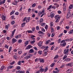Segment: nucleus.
I'll return each mask as SVG.
<instances>
[{
	"label": "nucleus",
	"mask_w": 73,
	"mask_h": 73,
	"mask_svg": "<svg viewBox=\"0 0 73 73\" xmlns=\"http://www.w3.org/2000/svg\"><path fill=\"white\" fill-rule=\"evenodd\" d=\"M11 24H15V21H13L11 22Z\"/></svg>",
	"instance_id": "56"
},
{
	"label": "nucleus",
	"mask_w": 73,
	"mask_h": 73,
	"mask_svg": "<svg viewBox=\"0 0 73 73\" xmlns=\"http://www.w3.org/2000/svg\"><path fill=\"white\" fill-rule=\"evenodd\" d=\"M48 50L47 49H45L44 50V52H48Z\"/></svg>",
	"instance_id": "40"
},
{
	"label": "nucleus",
	"mask_w": 73,
	"mask_h": 73,
	"mask_svg": "<svg viewBox=\"0 0 73 73\" xmlns=\"http://www.w3.org/2000/svg\"><path fill=\"white\" fill-rule=\"evenodd\" d=\"M9 27V26H8V25H7L5 26V28H6V29H7V30H8V29Z\"/></svg>",
	"instance_id": "34"
},
{
	"label": "nucleus",
	"mask_w": 73,
	"mask_h": 73,
	"mask_svg": "<svg viewBox=\"0 0 73 73\" xmlns=\"http://www.w3.org/2000/svg\"><path fill=\"white\" fill-rule=\"evenodd\" d=\"M44 10H42L41 12L40 13V14L41 15V14H42V13H44Z\"/></svg>",
	"instance_id": "59"
},
{
	"label": "nucleus",
	"mask_w": 73,
	"mask_h": 73,
	"mask_svg": "<svg viewBox=\"0 0 73 73\" xmlns=\"http://www.w3.org/2000/svg\"><path fill=\"white\" fill-rule=\"evenodd\" d=\"M11 50H12V46H10L9 49V53H10Z\"/></svg>",
	"instance_id": "26"
},
{
	"label": "nucleus",
	"mask_w": 73,
	"mask_h": 73,
	"mask_svg": "<svg viewBox=\"0 0 73 73\" xmlns=\"http://www.w3.org/2000/svg\"><path fill=\"white\" fill-rule=\"evenodd\" d=\"M25 23H23L22 24V25H21V27H25Z\"/></svg>",
	"instance_id": "28"
},
{
	"label": "nucleus",
	"mask_w": 73,
	"mask_h": 73,
	"mask_svg": "<svg viewBox=\"0 0 73 73\" xmlns=\"http://www.w3.org/2000/svg\"><path fill=\"white\" fill-rule=\"evenodd\" d=\"M70 60V58H67L65 59H64V61H69Z\"/></svg>",
	"instance_id": "16"
},
{
	"label": "nucleus",
	"mask_w": 73,
	"mask_h": 73,
	"mask_svg": "<svg viewBox=\"0 0 73 73\" xmlns=\"http://www.w3.org/2000/svg\"><path fill=\"white\" fill-rule=\"evenodd\" d=\"M65 42V40H63L61 41L60 43H63V42Z\"/></svg>",
	"instance_id": "48"
},
{
	"label": "nucleus",
	"mask_w": 73,
	"mask_h": 73,
	"mask_svg": "<svg viewBox=\"0 0 73 73\" xmlns=\"http://www.w3.org/2000/svg\"><path fill=\"white\" fill-rule=\"evenodd\" d=\"M70 11H69L68 12V13L67 15L66 18L67 19H69V17H70Z\"/></svg>",
	"instance_id": "4"
},
{
	"label": "nucleus",
	"mask_w": 73,
	"mask_h": 73,
	"mask_svg": "<svg viewBox=\"0 0 73 73\" xmlns=\"http://www.w3.org/2000/svg\"><path fill=\"white\" fill-rule=\"evenodd\" d=\"M21 35H18L16 36H15V37L16 38H20V37H21Z\"/></svg>",
	"instance_id": "18"
},
{
	"label": "nucleus",
	"mask_w": 73,
	"mask_h": 73,
	"mask_svg": "<svg viewBox=\"0 0 73 73\" xmlns=\"http://www.w3.org/2000/svg\"><path fill=\"white\" fill-rule=\"evenodd\" d=\"M31 19V17H29L27 18V19L26 20V23H28L29 21V20Z\"/></svg>",
	"instance_id": "9"
},
{
	"label": "nucleus",
	"mask_w": 73,
	"mask_h": 73,
	"mask_svg": "<svg viewBox=\"0 0 73 73\" xmlns=\"http://www.w3.org/2000/svg\"><path fill=\"white\" fill-rule=\"evenodd\" d=\"M38 45L39 46H42V42L41 41L40 42L38 43Z\"/></svg>",
	"instance_id": "11"
},
{
	"label": "nucleus",
	"mask_w": 73,
	"mask_h": 73,
	"mask_svg": "<svg viewBox=\"0 0 73 73\" xmlns=\"http://www.w3.org/2000/svg\"><path fill=\"white\" fill-rule=\"evenodd\" d=\"M73 29H72L70 30L69 32V34H73Z\"/></svg>",
	"instance_id": "20"
},
{
	"label": "nucleus",
	"mask_w": 73,
	"mask_h": 73,
	"mask_svg": "<svg viewBox=\"0 0 73 73\" xmlns=\"http://www.w3.org/2000/svg\"><path fill=\"white\" fill-rule=\"evenodd\" d=\"M12 41L13 43H14V42H16L17 41V40L15 38H13L12 39Z\"/></svg>",
	"instance_id": "15"
},
{
	"label": "nucleus",
	"mask_w": 73,
	"mask_h": 73,
	"mask_svg": "<svg viewBox=\"0 0 73 73\" xmlns=\"http://www.w3.org/2000/svg\"><path fill=\"white\" fill-rule=\"evenodd\" d=\"M27 32H28V33H33V32H32V31H31V30H28L26 31V34H27Z\"/></svg>",
	"instance_id": "19"
},
{
	"label": "nucleus",
	"mask_w": 73,
	"mask_h": 73,
	"mask_svg": "<svg viewBox=\"0 0 73 73\" xmlns=\"http://www.w3.org/2000/svg\"><path fill=\"white\" fill-rule=\"evenodd\" d=\"M36 29L37 31H39L40 30V29H39V27L38 26L36 27Z\"/></svg>",
	"instance_id": "38"
},
{
	"label": "nucleus",
	"mask_w": 73,
	"mask_h": 73,
	"mask_svg": "<svg viewBox=\"0 0 73 73\" xmlns=\"http://www.w3.org/2000/svg\"><path fill=\"white\" fill-rule=\"evenodd\" d=\"M38 53V54H41L42 53V51H39Z\"/></svg>",
	"instance_id": "31"
},
{
	"label": "nucleus",
	"mask_w": 73,
	"mask_h": 73,
	"mask_svg": "<svg viewBox=\"0 0 73 73\" xmlns=\"http://www.w3.org/2000/svg\"><path fill=\"white\" fill-rule=\"evenodd\" d=\"M39 62H44V59H43L39 58Z\"/></svg>",
	"instance_id": "14"
},
{
	"label": "nucleus",
	"mask_w": 73,
	"mask_h": 73,
	"mask_svg": "<svg viewBox=\"0 0 73 73\" xmlns=\"http://www.w3.org/2000/svg\"><path fill=\"white\" fill-rule=\"evenodd\" d=\"M60 41H61V39L60 38L59 40H58V43H60Z\"/></svg>",
	"instance_id": "53"
},
{
	"label": "nucleus",
	"mask_w": 73,
	"mask_h": 73,
	"mask_svg": "<svg viewBox=\"0 0 73 73\" xmlns=\"http://www.w3.org/2000/svg\"><path fill=\"white\" fill-rule=\"evenodd\" d=\"M30 57L29 56H27L25 58L26 59V60H28L29 58H30Z\"/></svg>",
	"instance_id": "22"
},
{
	"label": "nucleus",
	"mask_w": 73,
	"mask_h": 73,
	"mask_svg": "<svg viewBox=\"0 0 73 73\" xmlns=\"http://www.w3.org/2000/svg\"><path fill=\"white\" fill-rule=\"evenodd\" d=\"M4 66H1V68H0V72H3V70L4 68Z\"/></svg>",
	"instance_id": "12"
},
{
	"label": "nucleus",
	"mask_w": 73,
	"mask_h": 73,
	"mask_svg": "<svg viewBox=\"0 0 73 73\" xmlns=\"http://www.w3.org/2000/svg\"><path fill=\"white\" fill-rule=\"evenodd\" d=\"M2 19L3 20H5V17H4V16H5V15L4 14H2Z\"/></svg>",
	"instance_id": "8"
},
{
	"label": "nucleus",
	"mask_w": 73,
	"mask_h": 73,
	"mask_svg": "<svg viewBox=\"0 0 73 73\" xmlns=\"http://www.w3.org/2000/svg\"><path fill=\"white\" fill-rule=\"evenodd\" d=\"M32 30V31H33V32L35 31V28H33Z\"/></svg>",
	"instance_id": "60"
},
{
	"label": "nucleus",
	"mask_w": 73,
	"mask_h": 73,
	"mask_svg": "<svg viewBox=\"0 0 73 73\" xmlns=\"http://www.w3.org/2000/svg\"><path fill=\"white\" fill-rule=\"evenodd\" d=\"M50 26L52 27L53 25V22H51L50 23Z\"/></svg>",
	"instance_id": "44"
},
{
	"label": "nucleus",
	"mask_w": 73,
	"mask_h": 73,
	"mask_svg": "<svg viewBox=\"0 0 73 73\" xmlns=\"http://www.w3.org/2000/svg\"><path fill=\"white\" fill-rule=\"evenodd\" d=\"M46 24V23H43L41 24V26H42V27H44V26H45V25Z\"/></svg>",
	"instance_id": "39"
},
{
	"label": "nucleus",
	"mask_w": 73,
	"mask_h": 73,
	"mask_svg": "<svg viewBox=\"0 0 73 73\" xmlns=\"http://www.w3.org/2000/svg\"><path fill=\"white\" fill-rule=\"evenodd\" d=\"M60 27L59 26L57 27H56V28H57V30H59V29H60Z\"/></svg>",
	"instance_id": "64"
},
{
	"label": "nucleus",
	"mask_w": 73,
	"mask_h": 73,
	"mask_svg": "<svg viewBox=\"0 0 73 73\" xmlns=\"http://www.w3.org/2000/svg\"><path fill=\"white\" fill-rule=\"evenodd\" d=\"M55 65V63H52L50 65V67L53 68Z\"/></svg>",
	"instance_id": "17"
},
{
	"label": "nucleus",
	"mask_w": 73,
	"mask_h": 73,
	"mask_svg": "<svg viewBox=\"0 0 73 73\" xmlns=\"http://www.w3.org/2000/svg\"><path fill=\"white\" fill-rule=\"evenodd\" d=\"M66 44V42H64L62 44H60V45H61V46L62 45V46H65Z\"/></svg>",
	"instance_id": "21"
},
{
	"label": "nucleus",
	"mask_w": 73,
	"mask_h": 73,
	"mask_svg": "<svg viewBox=\"0 0 73 73\" xmlns=\"http://www.w3.org/2000/svg\"><path fill=\"white\" fill-rule=\"evenodd\" d=\"M16 68H17V70H19V69H20V66H18Z\"/></svg>",
	"instance_id": "49"
},
{
	"label": "nucleus",
	"mask_w": 73,
	"mask_h": 73,
	"mask_svg": "<svg viewBox=\"0 0 73 73\" xmlns=\"http://www.w3.org/2000/svg\"><path fill=\"white\" fill-rule=\"evenodd\" d=\"M44 71V69H41L40 70V72H43Z\"/></svg>",
	"instance_id": "33"
},
{
	"label": "nucleus",
	"mask_w": 73,
	"mask_h": 73,
	"mask_svg": "<svg viewBox=\"0 0 73 73\" xmlns=\"http://www.w3.org/2000/svg\"><path fill=\"white\" fill-rule=\"evenodd\" d=\"M60 17L58 16V15H56L55 17V19L56 20L55 23H57L60 20Z\"/></svg>",
	"instance_id": "1"
},
{
	"label": "nucleus",
	"mask_w": 73,
	"mask_h": 73,
	"mask_svg": "<svg viewBox=\"0 0 73 73\" xmlns=\"http://www.w3.org/2000/svg\"><path fill=\"white\" fill-rule=\"evenodd\" d=\"M41 31H42V32H45V30L43 28L42 29Z\"/></svg>",
	"instance_id": "63"
},
{
	"label": "nucleus",
	"mask_w": 73,
	"mask_h": 73,
	"mask_svg": "<svg viewBox=\"0 0 73 73\" xmlns=\"http://www.w3.org/2000/svg\"><path fill=\"white\" fill-rule=\"evenodd\" d=\"M15 2H16L17 3H18V2H19V1L18 0H15Z\"/></svg>",
	"instance_id": "62"
},
{
	"label": "nucleus",
	"mask_w": 73,
	"mask_h": 73,
	"mask_svg": "<svg viewBox=\"0 0 73 73\" xmlns=\"http://www.w3.org/2000/svg\"><path fill=\"white\" fill-rule=\"evenodd\" d=\"M22 40L21 39H20L18 40V42L19 43H21L22 42Z\"/></svg>",
	"instance_id": "41"
},
{
	"label": "nucleus",
	"mask_w": 73,
	"mask_h": 73,
	"mask_svg": "<svg viewBox=\"0 0 73 73\" xmlns=\"http://www.w3.org/2000/svg\"><path fill=\"white\" fill-rule=\"evenodd\" d=\"M66 65V66H72L73 65V64H72V63H68V64H67Z\"/></svg>",
	"instance_id": "5"
},
{
	"label": "nucleus",
	"mask_w": 73,
	"mask_h": 73,
	"mask_svg": "<svg viewBox=\"0 0 73 73\" xmlns=\"http://www.w3.org/2000/svg\"><path fill=\"white\" fill-rule=\"evenodd\" d=\"M50 42V40H48L47 41H46V44H49V43Z\"/></svg>",
	"instance_id": "43"
},
{
	"label": "nucleus",
	"mask_w": 73,
	"mask_h": 73,
	"mask_svg": "<svg viewBox=\"0 0 73 73\" xmlns=\"http://www.w3.org/2000/svg\"><path fill=\"white\" fill-rule=\"evenodd\" d=\"M44 54L45 55V56H46V55H47V54H48V53L46 52H44Z\"/></svg>",
	"instance_id": "58"
},
{
	"label": "nucleus",
	"mask_w": 73,
	"mask_h": 73,
	"mask_svg": "<svg viewBox=\"0 0 73 73\" xmlns=\"http://www.w3.org/2000/svg\"><path fill=\"white\" fill-rule=\"evenodd\" d=\"M13 57L14 58V59H15V60H17V56L14 55L13 56Z\"/></svg>",
	"instance_id": "27"
},
{
	"label": "nucleus",
	"mask_w": 73,
	"mask_h": 73,
	"mask_svg": "<svg viewBox=\"0 0 73 73\" xmlns=\"http://www.w3.org/2000/svg\"><path fill=\"white\" fill-rule=\"evenodd\" d=\"M5 0H3V1H2V4H4V3H5Z\"/></svg>",
	"instance_id": "57"
},
{
	"label": "nucleus",
	"mask_w": 73,
	"mask_h": 73,
	"mask_svg": "<svg viewBox=\"0 0 73 73\" xmlns=\"http://www.w3.org/2000/svg\"><path fill=\"white\" fill-rule=\"evenodd\" d=\"M54 42H52L50 44V45H54Z\"/></svg>",
	"instance_id": "52"
},
{
	"label": "nucleus",
	"mask_w": 73,
	"mask_h": 73,
	"mask_svg": "<svg viewBox=\"0 0 73 73\" xmlns=\"http://www.w3.org/2000/svg\"><path fill=\"white\" fill-rule=\"evenodd\" d=\"M40 58H37L35 60V62H37V61H38L39 60Z\"/></svg>",
	"instance_id": "32"
},
{
	"label": "nucleus",
	"mask_w": 73,
	"mask_h": 73,
	"mask_svg": "<svg viewBox=\"0 0 73 73\" xmlns=\"http://www.w3.org/2000/svg\"><path fill=\"white\" fill-rule=\"evenodd\" d=\"M39 21L40 23H42V22H43L44 20H43V19L42 18H41Z\"/></svg>",
	"instance_id": "36"
},
{
	"label": "nucleus",
	"mask_w": 73,
	"mask_h": 73,
	"mask_svg": "<svg viewBox=\"0 0 73 73\" xmlns=\"http://www.w3.org/2000/svg\"><path fill=\"white\" fill-rule=\"evenodd\" d=\"M54 16V14L53 13V12H51L50 14V15H48V17H51V18H53Z\"/></svg>",
	"instance_id": "2"
},
{
	"label": "nucleus",
	"mask_w": 73,
	"mask_h": 73,
	"mask_svg": "<svg viewBox=\"0 0 73 73\" xmlns=\"http://www.w3.org/2000/svg\"><path fill=\"white\" fill-rule=\"evenodd\" d=\"M5 48H7V49H8V47H9V46H7V45L6 44L5 46Z\"/></svg>",
	"instance_id": "51"
},
{
	"label": "nucleus",
	"mask_w": 73,
	"mask_h": 73,
	"mask_svg": "<svg viewBox=\"0 0 73 73\" xmlns=\"http://www.w3.org/2000/svg\"><path fill=\"white\" fill-rule=\"evenodd\" d=\"M34 42H35V40L31 41V44H33Z\"/></svg>",
	"instance_id": "47"
},
{
	"label": "nucleus",
	"mask_w": 73,
	"mask_h": 73,
	"mask_svg": "<svg viewBox=\"0 0 73 73\" xmlns=\"http://www.w3.org/2000/svg\"><path fill=\"white\" fill-rule=\"evenodd\" d=\"M69 9H72L73 8V5H70V6H69Z\"/></svg>",
	"instance_id": "29"
},
{
	"label": "nucleus",
	"mask_w": 73,
	"mask_h": 73,
	"mask_svg": "<svg viewBox=\"0 0 73 73\" xmlns=\"http://www.w3.org/2000/svg\"><path fill=\"white\" fill-rule=\"evenodd\" d=\"M21 61H19L18 63H17L19 65H21Z\"/></svg>",
	"instance_id": "42"
},
{
	"label": "nucleus",
	"mask_w": 73,
	"mask_h": 73,
	"mask_svg": "<svg viewBox=\"0 0 73 73\" xmlns=\"http://www.w3.org/2000/svg\"><path fill=\"white\" fill-rule=\"evenodd\" d=\"M48 68H46L45 69H44V72H46L48 70Z\"/></svg>",
	"instance_id": "35"
},
{
	"label": "nucleus",
	"mask_w": 73,
	"mask_h": 73,
	"mask_svg": "<svg viewBox=\"0 0 73 73\" xmlns=\"http://www.w3.org/2000/svg\"><path fill=\"white\" fill-rule=\"evenodd\" d=\"M45 29H48V25H46L45 26Z\"/></svg>",
	"instance_id": "50"
},
{
	"label": "nucleus",
	"mask_w": 73,
	"mask_h": 73,
	"mask_svg": "<svg viewBox=\"0 0 73 73\" xmlns=\"http://www.w3.org/2000/svg\"><path fill=\"white\" fill-rule=\"evenodd\" d=\"M16 73H25V72L23 71H20V70H19V71H16Z\"/></svg>",
	"instance_id": "6"
},
{
	"label": "nucleus",
	"mask_w": 73,
	"mask_h": 73,
	"mask_svg": "<svg viewBox=\"0 0 73 73\" xmlns=\"http://www.w3.org/2000/svg\"><path fill=\"white\" fill-rule=\"evenodd\" d=\"M72 72V69H69L67 71V73H70Z\"/></svg>",
	"instance_id": "7"
},
{
	"label": "nucleus",
	"mask_w": 73,
	"mask_h": 73,
	"mask_svg": "<svg viewBox=\"0 0 73 73\" xmlns=\"http://www.w3.org/2000/svg\"><path fill=\"white\" fill-rule=\"evenodd\" d=\"M26 19H27V17H25L23 21V22H25V20H26Z\"/></svg>",
	"instance_id": "55"
},
{
	"label": "nucleus",
	"mask_w": 73,
	"mask_h": 73,
	"mask_svg": "<svg viewBox=\"0 0 73 73\" xmlns=\"http://www.w3.org/2000/svg\"><path fill=\"white\" fill-rule=\"evenodd\" d=\"M31 48H32V46L30 45H29L28 46H27L26 48V49H28Z\"/></svg>",
	"instance_id": "13"
},
{
	"label": "nucleus",
	"mask_w": 73,
	"mask_h": 73,
	"mask_svg": "<svg viewBox=\"0 0 73 73\" xmlns=\"http://www.w3.org/2000/svg\"><path fill=\"white\" fill-rule=\"evenodd\" d=\"M17 3L15 2V1L13 3V5H17Z\"/></svg>",
	"instance_id": "37"
},
{
	"label": "nucleus",
	"mask_w": 73,
	"mask_h": 73,
	"mask_svg": "<svg viewBox=\"0 0 73 73\" xmlns=\"http://www.w3.org/2000/svg\"><path fill=\"white\" fill-rule=\"evenodd\" d=\"M38 33H40V34H44V33H42V32H41V31H38Z\"/></svg>",
	"instance_id": "45"
},
{
	"label": "nucleus",
	"mask_w": 73,
	"mask_h": 73,
	"mask_svg": "<svg viewBox=\"0 0 73 73\" xmlns=\"http://www.w3.org/2000/svg\"><path fill=\"white\" fill-rule=\"evenodd\" d=\"M58 58V54L56 55L54 58V59H57Z\"/></svg>",
	"instance_id": "23"
},
{
	"label": "nucleus",
	"mask_w": 73,
	"mask_h": 73,
	"mask_svg": "<svg viewBox=\"0 0 73 73\" xmlns=\"http://www.w3.org/2000/svg\"><path fill=\"white\" fill-rule=\"evenodd\" d=\"M64 50V53L65 55H68V52L66 50V49Z\"/></svg>",
	"instance_id": "10"
},
{
	"label": "nucleus",
	"mask_w": 73,
	"mask_h": 73,
	"mask_svg": "<svg viewBox=\"0 0 73 73\" xmlns=\"http://www.w3.org/2000/svg\"><path fill=\"white\" fill-rule=\"evenodd\" d=\"M31 39H32V40H35V38H33V37H32V36H31Z\"/></svg>",
	"instance_id": "61"
},
{
	"label": "nucleus",
	"mask_w": 73,
	"mask_h": 73,
	"mask_svg": "<svg viewBox=\"0 0 73 73\" xmlns=\"http://www.w3.org/2000/svg\"><path fill=\"white\" fill-rule=\"evenodd\" d=\"M29 52L30 53H33V52H34V51H33V49H31L29 50Z\"/></svg>",
	"instance_id": "25"
},
{
	"label": "nucleus",
	"mask_w": 73,
	"mask_h": 73,
	"mask_svg": "<svg viewBox=\"0 0 73 73\" xmlns=\"http://www.w3.org/2000/svg\"><path fill=\"white\" fill-rule=\"evenodd\" d=\"M18 53L19 54H20L22 53V51L20 50H18Z\"/></svg>",
	"instance_id": "30"
},
{
	"label": "nucleus",
	"mask_w": 73,
	"mask_h": 73,
	"mask_svg": "<svg viewBox=\"0 0 73 73\" xmlns=\"http://www.w3.org/2000/svg\"><path fill=\"white\" fill-rule=\"evenodd\" d=\"M35 6H36V3H34L32 5V7H35Z\"/></svg>",
	"instance_id": "54"
},
{
	"label": "nucleus",
	"mask_w": 73,
	"mask_h": 73,
	"mask_svg": "<svg viewBox=\"0 0 73 73\" xmlns=\"http://www.w3.org/2000/svg\"><path fill=\"white\" fill-rule=\"evenodd\" d=\"M28 42H29V41H26V42H25V44H26V45H28V44L29 43Z\"/></svg>",
	"instance_id": "46"
},
{
	"label": "nucleus",
	"mask_w": 73,
	"mask_h": 73,
	"mask_svg": "<svg viewBox=\"0 0 73 73\" xmlns=\"http://www.w3.org/2000/svg\"><path fill=\"white\" fill-rule=\"evenodd\" d=\"M54 70L53 71V73H58L59 72V70L57 68H55Z\"/></svg>",
	"instance_id": "3"
},
{
	"label": "nucleus",
	"mask_w": 73,
	"mask_h": 73,
	"mask_svg": "<svg viewBox=\"0 0 73 73\" xmlns=\"http://www.w3.org/2000/svg\"><path fill=\"white\" fill-rule=\"evenodd\" d=\"M67 57V55H65L62 58V59L63 60H65V58Z\"/></svg>",
	"instance_id": "24"
}]
</instances>
